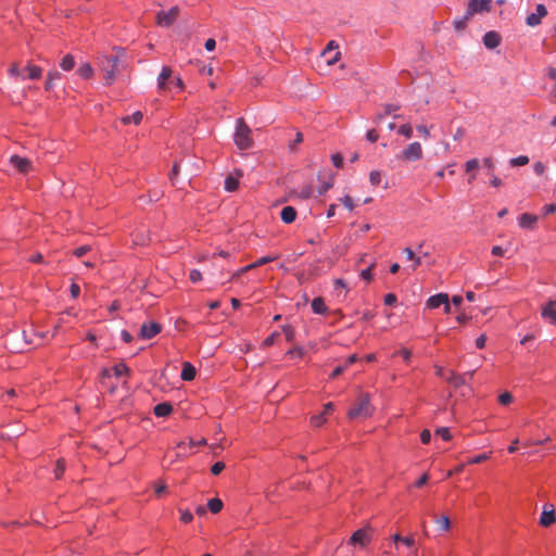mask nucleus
Returning a JSON list of instances; mask_svg holds the SVG:
<instances>
[{
    "mask_svg": "<svg viewBox=\"0 0 556 556\" xmlns=\"http://www.w3.org/2000/svg\"><path fill=\"white\" fill-rule=\"evenodd\" d=\"M251 129L243 118H238L236 122V130L233 134V141L240 150H248L252 148L253 140L251 137Z\"/></svg>",
    "mask_w": 556,
    "mask_h": 556,
    "instance_id": "f257e3e1",
    "label": "nucleus"
},
{
    "mask_svg": "<svg viewBox=\"0 0 556 556\" xmlns=\"http://www.w3.org/2000/svg\"><path fill=\"white\" fill-rule=\"evenodd\" d=\"M372 412L374 408L370 405V396L368 393H365L359 395L355 406L349 410L348 416L351 419L367 418L371 416Z\"/></svg>",
    "mask_w": 556,
    "mask_h": 556,
    "instance_id": "f03ea898",
    "label": "nucleus"
},
{
    "mask_svg": "<svg viewBox=\"0 0 556 556\" xmlns=\"http://www.w3.org/2000/svg\"><path fill=\"white\" fill-rule=\"evenodd\" d=\"M424 151L419 142L414 141L396 155V159L404 162H416L422 159Z\"/></svg>",
    "mask_w": 556,
    "mask_h": 556,
    "instance_id": "7ed1b4c3",
    "label": "nucleus"
},
{
    "mask_svg": "<svg viewBox=\"0 0 556 556\" xmlns=\"http://www.w3.org/2000/svg\"><path fill=\"white\" fill-rule=\"evenodd\" d=\"M118 61L117 55H109L104 58L102 70L105 73L104 79L108 85H111L116 78L118 73Z\"/></svg>",
    "mask_w": 556,
    "mask_h": 556,
    "instance_id": "20e7f679",
    "label": "nucleus"
},
{
    "mask_svg": "<svg viewBox=\"0 0 556 556\" xmlns=\"http://www.w3.org/2000/svg\"><path fill=\"white\" fill-rule=\"evenodd\" d=\"M492 0H469L467 4V17H472L475 14L491 11Z\"/></svg>",
    "mask_w": 556,
    "mask_h": 556,
    "instance_id": "39448f33",
    "label": "nucleus"
},
{
    "mask_svg": "<svg viewBox=\"0 0 556 556\" xmlns=\"http://www.w3.org/2000/svg\"><path fill=\"white\" fill-rule=\"evenodd\" d=\"M372 538V529L370 527H365L355 531L351 539L350 543L354 545H359L362 547L366 546Z\"/></svg>",
    "mask_w": 556,
    "mask_h": 556,
    "instance_id": "423d86ee",
    "label": "nucleus"
},
{
    "mask_svg": "<svg viewBox=\"0 0 556 556\" xmlns=\"http://www.w3.org/2000/svg\"><path fill=\"white\" fill-rule=\"evenodd\" d=\"M179 15L178 7H173L169 11H161L156 15V24L162 27H169Z\"/></svg>",
    "mask_w": 556,
    "mask_h": 556,
    "instance_id": "0eeeda50",
    "label": "nucleus"
},
{
    "mask_svg": "<svg viewBox=\"0 0 556 556\" xmlns=\"http://www.w3.org/2000/svg\"><path fill=\"white\" fill-rule=\"evenodd\" d=\"M541 317L551 325H556V300L549 299L541 307Z\"/></svg>",
    "mask_w": 556,
    "mask_h": 556,
    "instance_id": "6e6552de",
    "label": "nucleus"
},
{
    "mask_svg": "<svg viewBox=\"0 0 556 556\" xmlns=\"http://www.w3.org/2000/svg\"><path fill=\"white\" fill-rule=\"evenodd\" d=\"M547 15V9L544 4H538L535 12L531 13L526 18V24L530 27L539 26L542 23V18Z\"/></svg>",
    "mask_w": 556,
    "mask_h": 556,
    "instance_id": "1a4fd4ad",
    "label": "nucleus"
},
{
    "mask_svg": "<svg viewBox=\"0 0 556 556\" xmlns=\"http://www.w3.org/2000/svg\"><path fill=\"white\" fill-rule=\"evenodd\" d=\"M556 521V514L554 505L545 504L543 507V511L540 517V525L542 527H549Z\"/></svg>",
    "mask_w": 556,
    "mask_h": 556,
    "instance_id": "9d476101",
    "label": "nucleus"
},
{
    "mask_svg": "<svg viewBox=\"0 0 556 556\" xmlns=\"http://www.w3.org/2000/svg\"><path fill=\"white\" fill-rule=\"evenodd\" d=\"M162 327L159 323L151 321L149 324H143L140 329V337L142 339H151L160 333Z\"/></svg>",
    "mask_w": 556,
    "mask_h": 556,
    "instance_id": "9b49d317",
    "label": "nucleus"
},
{
    "mask_svg": "<svg viewBox=\"0 0 556 556\" xmlns=\"http://www.w3.org/2000/svg\"><path fill=\"white\" fill-rule=\"evenodd\" d=\"M10 163L23 174H27L31 169V163L28 159L21 157L18 155H13L10 159Z\"/></svg>",
    "mask_w": 556,
    "mask_h": 556,
    "instance_id": "f8f14e48",
    "label": "nucleus"
},
{
    "mask_svg": "<svg viewBox=\"0 0 556 556\" xmlns=\"http://www.w3.org/2000/svg\"><path fill=\"white\" fill-rule=\"evenodd\" d=\"M501 36L496 31H488L484 34L483 36V45L488 48V49H495L500 46L501 43Z\"/></svg>",
    "mask_w": 556,
    "mask_h": 556,
    "instance_id": "ddd939ff",
    "label": "nucleus"
},
{
    "mask_svg": "<svg viewBox=\"0 0 556 556\" xmlns=\"http://www.w3.org/2000/svg\"><path fill=\"white\" fill-rule=\"evenodd\" d=\"M536 222H538V216L529 214V213H523L518 218L519 226L525 229H533Z\"/></svg>",
    "mask_w": 556,
    "mask_h": 556,
    "instance_id": "4468645a",
    "label": "nucleus"
},
{
    "mask_svg": "<svg viewBox=\"0 0 556 556\" xmlns=\"http://www.w3.org/2000/svg\"><path fill=\"white\" fill-rule=\"evenodd\" d=\"M447 301H448L447 293H438L435 295L430 296L427 300L426 305L429 308H438V307H440L441 305H443Z\"/></svg>",
    "mask_w": 556,
    "mask_h": 556,
    "instance_id": "2eb2a0df",
    "label": "nucleus"
},
{
    "mask_svg": "<svg viewBox=\"0 0 556 556\" xmlns=\"http://www.w3.org/2000/svg\"><path fill=\"white\" fill-rule=\"evenodd\" d=\"M280 218L285 224H291L296 218V210L293 206H285L280 212Z\"/></svg>",
    "mask_w": 556,
    "mask_h": 556,
    "instance_id": "dca6fc26",
    "label": "nucleus"
},
{
    "mask_svg": "<svg viewBox=\"0 0 556 556\" xmlns=\"http://www.w3.org/2000/svg\"><path fill=\"white\" fill-rule=\"evenodd\" d=\"M237 176H233V175H229L226 177L225 179V189L228 191V192H233L238 189L239 187V177L242 176V174L240 172H237L236 173Z\"/></svg>",
    "mask_w": 556,
    "mask_h": 556,
    "instance_id": "f3484780",
    "label": "nucleus"
},
{
    "mask_svg": "<svg viewBox=\"0 0 556 556\" xmlns=\"http://www.w3.org/2000/svg\"><path fill=\"white\" fill-rule=\"evenodd\" d=\"M173 412L172 404L167 402L160 403L154 406L153 413L157 417H166Z\"/></svg>",
    "mask_w": 556,
    "mask_h": 556,
    "instance_id": "a211bd4d",
    "label": "nucleus"
},
{
    "mask_svg": "<svg viewBox=\"0 0 556 556\" xmlns=\"http://www.w3.org/2000/svg\"><path fill=\"white\" fill-rule=\"evenodd\" d=\"M195 377V368L188 362L182 364V370L180 374V378L185 381H191Z\"/></svg>",
    "mask_w": 556,
    "mask_h": 556,
    "instance_id": "6ab92c4d",
    "label": "nucleus"
},
{
    "mask_svg": "<svg viewBox=\"0 0 556 556\" xmlns=\"http://www.w3.org/2000/svg\"><path fill=\"white\" fill-rule=\"evenodd\" d=\"M172 76V70L167 66H164L157 77V86L160 90H164L166 87V80Z\"/></svg>",
    "mask_w": 556,
    "mask_h": 556,
    "instance_id": "aec40b11",
    "label": "nucleus"
},
{
    "mask_svg": "<svg viewBox=\"0 0 556 556\" xmlns=\"http://www.w3.org/2000/svg\"><path fill=\"white\" fill-rule=\"evenodd\" d=\"M312 309L315 314H325L328 311V307L326 306L324 299L318 296L312 301Z\"/></svg>",
    "mask_w": 556,
    "mask_h": 556,
    "instance_id": "412c9836",
    "label": "nucleus"
},
{
    "mask_svg": "<svg viewBox=\"0 0 556 556\" xmlns=\"http://www.w3.org/2000/svg\"><path fill=\"white\" fill-rule=\"evenodd\" d=\"M447 382L454 388H459L466 383L465 375H458L455 371H451Z\"/></svg>",
    "mask_w": 556,
    "mask_h": 556,
    "instance_id": "4be33fe9",
    "label": "nucleus"
},
{
    "mask_svg": "<svg viewBox=\"0 0 556 556\" xmlns=\"http://www.w3.org/2000/svg\"><path fill=\"white\" fill-rule=\"evenodd\" d=\"M142 113L140 111H137L135 112L134 114L131 115H127V116H124L122 117V123L125 124V125H128L130 123H134L135 125H139L142 121Z\"/></svg>",
    "mask_w": 556,
    "mask_h": 556,
    "instance_id": "5701e85b",
    "label": "nucleus"
},
{
    "mask_svg": "<svg viewBox=\"0 0 556 556\" xmlns=\"http://www.w3.org/2000/svg\"><path fill=\"white\" fill-rule=\"evenodd\" d=\"M61 74L56 70H51L48 72L47 80L45 87L47 90H50L53 87L54 80L60 79Z\"/></svg>",
    "mask_w": 556,
    "mask_h": 556,
    "instance_id": "b1692460",
    "label": "nucleus"
},
{
    "mask_svg": "<svg viewBox=\"0 0 556 556\" xmlns=\"http://www.w3.org/2000/svg\"><path fill=\"white\" fill-rule=\"evenodd\" d=\"M471 17H467V12L465 13L464 16L462 17H456L454 21H453V26H454V29L456 31H463L466 26H467V22L470 20Z\"/></svg>",
    "mask_w": 556,
    "mask_h": 556,
    "instance_id": "393cba45",
    "label": "nucleus"
},
{
    "mask_svg": "<svg viewBox=\"0 0 556 556\" xmlns=\"http://www.w3.org/2000/svg\"><path fill=\"white\" fill-rule=\"evenodd\" d=\"M439 531H448L451 528V521L447 516H441L434 519Z\"/></svg>",
    "mask_w": 556,
    "mask_h": 556,
    "instance_id": "a878e982",
    "label": "nucleus"
},
{
    "mask_svg": "<svg viewBox=\"0 0 556 556\" xmlns=\"http://www.w3.org/2000/svg\"><path fill=\"white\" fill-rule=\"evenodd\" d=\"M60 66H61V68H62L63 71H66V72H68V71H71V70H73V68H74V66H75V60H74L73 55H72V54H66V55L62 59V61H61V63H60Z\"/></svg>",
    "mask_w": 556,
    "mask_h": 556,
    "instance_id": "bb28decb",
    "label": "nucleus"
},
{
    "mask_svg": "<svg viewBox=\"0 0 556 556\" xmlns=\"http://www.w3.org/2000/svg\"><path fill=\"white\" fill-rule=\"evenodd\" d=\"M26 68L29 79H39L42 75V68L37 65L28 64Z\"/></svg>",
    "mask_w": 556,
    "mask_h": 556,
    "instance_id": "cd10ccee",
    "label": "nucleus"
},
{
    "mask_svg": "<svg viewBox=\"0 0 556 556\" xmlns=\"http://www.w3.org/2000/svg\"><path fill=\"white\" fill-rule=\"evenodd\" d=\"M78 74L80 77L88 79L93 75V70L89 63H84L79 66Z\"/></svg>",
    "mask_w": 556,
    "mask_h": 556,
    "instance_id": "c85d7f7f",
    "label": "nucleus"
},
{
    "mask_svg": "<svg viewBox=\"0 0 556 556\" xmlns=\"http://www.w3.org/2000/svg\"><path fill=\"white\" fill-rule=\"evenodd\" d=\"M207 508L213 513V514H217L222 510L223 508V502L215 497V498H211L207 503Z\"/></svg>",
    "mask_w": 556,
    "mask_h": 556,
    "instance_id": "c756f323",
    "label": "nucleus"
},
{
    "mask_svg": "<svg viewBox=\"0 0 556 556\" xmlns=\"http://www.w3.org/2000/svg\"><path fill=\"white\" fill-rule=\"evenodd\" d=\"M397 132L405 137L406 139H410L413 137V127L410 124H403L399 127Z\"/></svg>",
    "mask_w": 556,
    "mask_h": 556,
    "instance_id": "7c9ffc66",
    "label": "nucleus"
},
{
    "mask_svg": "<svg viewBox=\"0 0 556 556\" xmlns=\"http://www.w3.org/2000/svg\"><path fill=\"white\" fill-rule=\"evenodd\" d=\"M65 471V460L63 458H59L56 460V465L54 468V477L55 479H61Z\"/></svg>",
    "mask_w": 556,
    "mask_h": 556,
    "instance_id": "2f4dec72",
    "label": "nucleus"
},
{
    "mask_svg": "<svg viewBox=\"0 0 556 556\" xmlns=\"http://www.w3.org/2000/svg\"><path fill=\"white\" fill-rule=\"evenodd\" d=\"M369 181L372 186H379L382 181V173L380 170H371L369 173Z\"/></svg>",
    "mask_w": 556,
    "mask_h": 556,
    "instance_id": "473e14b6",
    "label": "nucleus"
},
{
    "mask_svg": "<svg viewBox=\"0 0 556 556\" xmlns=\"http://www.w3.org/2000/svg\"><path fill=\"white\" fill-rule=\"evenodd\" d=\"M528 163H529V157L527 155H520L517 157H513L509 161V164L511 166H523V165H527Z\"/></svg>",
    "mask_w": 556,
    "mask_h": 556,
    "instance_id": "72a5a7b5",
    "label": "nucleus"
},
{
    "mask_svg": "<svg viewBox=\"0 0 556 556\" xmlns=\"http://www.w3.org/2000/svg\"><path fill=\"white\" fill-rule=\"evenodd\" d=\"M112 370L114 371V375L116 377H119V376H122L124 374H128L129 372V368L125 364H123V363H119V364L115 365L112 368Z\"/></svg>",
    "mask_w": 556,
    "mask_h": 556,
    "instance_id": "f704fd0d",
    "label": "nucleus"
},
{
    "mask_svg": "<svg viewBox=\"0 0 556 556\" xmlns=\"http://www.w3.org/2000/svg\"><path fill=\"white\" fill-rule=\"evenodd\" d=\"M375 263H371L367 268L363 269L361 271V277L366 280V281H371L372 280V274H371V270L374 269L375 267Z\"/></svg>",
    "mask_w": 556,
    "mask_h": 556,
    "instance_id": "c9c22d12",
    "label": "nucleus"
},
{
    "mask_svg": "<svg viewBox=\"0 0 556 556\" xmlns=\"http://www.w3.org/2000/svg\"><path fill=\"white\" fill-rule=\"evenodd\" d=\"M282 331H283V333L286 336L287 341L292 342L294 340L295 332H294V329L291 326L285 325L282 327Z\"/></svg>",
    "mask_w": 556,
    "mask_h": 556,
    "instance_id": "e433bc0d",
    "label": "nucleus"
},
{
    "mask_svg": "<svg viewBox=\"0 0 556 556\" xmlns=\"http://www.w3.org/2000/svg\"><path fill=\"white\" fill-rule=\"evenodd\" d=\"M276 258H277L276 256H264V257H261L260 260H257L256 262L252 263L251 265H252V268H256L258 266H262L269 262H273Z\"/></svg>",
    "mask_w": 556,
    "mask_h": 556,
    "instance_id": "4c0bfd02",
    "label": "nucleus"
},
{
    "mask_svg": "<svg viewBox=\"0 0 556 556\" xmlns=\"http://www.w3.org/2000/svg\"><path fill=\"white\" fill-rule=\"evenodd\" d=\"M435 433L439 434L445 441H448V440L452 439L450 429L446 428V427H442V428L437 429Z\"/></svg>",
    "mask_w": 556,
    "mask_h": 556,
    "instance_id": "58836bf2",
    "label": "nucleus"
},
{
    "mask_svg": "<svg viewBox=\"0 0 556 556\" xmlns=\"http://www.w3.org/2000/svg\"><path fill=\"white\" fill-rule=\"evenodd\" d=\"M498 402L502 405H508L513 402V395L509 392H504L498 396Z\"/></svg>",
    "mask_w": 556,
    "mask_h": 556,
    "instance_id": "ea45409f",
    "label": "nucleus"
},
{
    "mask_svg": "<svg viewBox=\"0 0 556 556\" xmlns=\"http://www.w3.org/2000/svg\"><path fill=\"white\" fill-rule=\"evenodd\" d=\"M326 421V417L320 413L311 418V422L315 427H320Z\"/></svg>",
    "mask_w": 556,
    "mask_h": 556,
    "instance_id": "a19ab883",
    "label": "nucleus"
},
{
    "mask_svg": "<svg viewBox=\"0 0 556 556\" xmlns=\"http://www.w3.org/2000/svg\"><path fill=\"white\" fill-rule=\"evenodd\" d=\"M478 166H479V160L478 159H471V160H468L465 163V168H466L467 173L476 169Z\"/></svg>",
    "mask_w": 556,
    "mask_h": 556,
    "instance_id": "79ce46f5",
    "label": "nucleus"
},
{
    "mask_svg": "<svg viewBox=\"0 0 556 556\" xmlns=\"http://www.w3.org/2000/svg\"><path fill=\"white\" fill-rule=\"evenodd\" d=\"M225 469V464L223 462H217L211 467V472L214 476L219 475Z\"/></svg>",
    "mask_w": 556,
    "mask_h": 556,
    "instance_id": "37998d69",
    "label": "nucleus"
},
{
    "mask_svg": "<svg viewBox=\"0 0 556 556\" xmlns=\"http://www.w3.org/2000/svg\"><path fill=\"white\" fill-rule=\"evenodd\" d=\"M90 251V247L89 245H81L77 249L74 250L73 254L76 256V257H81L84 256L85 254H87L88 252Z\"/></svg>",
    "mask_w": 556,
    "mask_h": 556,
    "instance_id": "c03bdc74",
    "label": "nucleus"
},
{
    "mask_svg": "<svg viewBox=\"0 0 556 556\" xmlns=\"http://www.w3.org/2000/svg\"><path fill=\"white\" fill-rule=\"evenodd\" d=\"M279 333L278 332H273L270 336H268L264 341H263V346L267 348V346H270L273 345L275 342H276V339L278 338Z\"/></svg>",
    "mask_w": 556,
    "mask_h": 556,
    "instance_id": "a18cd8bd",
    "label": "nucleus"
},
{
    "mask_svg": "<svg viewBox=\"0 0 556 556\" xmlns=\"http://www.w3.org/2000/svg\"><path fill=\"white\" fill-rule=\"evenodd\" d=\"M490 455L489 454H480V455H477L472 458H470L468 460V464H480L486 459H489Z\"/></svg>",
    "mask_w": 556,
    "mask_h": 556,
    "instance_id": "49530a36",
    "label": "nucleus"
},
{
    "mask_svg": "<svg viewBox=\"0 0 556 556\" xmlns=\"http://www.w3.org/2000/svg\"><path fill=\"white\" fill-rule=\"evenodd\" d=\"M344 207H346L349 211H352L354 208L353 200L350 195H345L340 199Z\"/></svg>",
    "mask_w": 556,
    "mask_h": 556,
    "instance_id": "de8ad7c7",
    "label": "nucleus"
},
{
    "mask_svg": "<svg viewBox=\"0 0 556 556\" xmlns=\"http://www.w3.org/2000/svg\"><path fill=\"white\" fill-rule=\"evenodd\" d=\"M193 519L192 514L189 510H180V520L185 523L191 522Z\"/></svg>",
    "mask_w": 556,
    "mask_h": 556,
    "instance_id": "09e8293b",
    "label": "nucleus"
},
{
    "mask_svg": "<svg viewBox=\"0 0 556 556\" xmlns=\"http://www.w3.org/2000/svg\"><path fill=\"white\" fill-rule=\"evenodd\" d=\"M189 278L192 282H199L202 279V274L198 269H193L190 271Z\"/></svg>",
    "mask_w": 556,
    "mask_h": 556,
    "instance_id": "8fccbe9b",
    "label": "nucleus"
},
{
    "mask_svg": "<svg viewBox=\"0 0 556 556\" xmlns=\"http://www.w3.org/2000/svg\"><path fill=\"white\" fill-rule=\"evenodd\" d=\"M331 161H332L333 165H334L336 167H338V168H340V167L342 166V164H343V157H342V155H341V154H339V153L333 154V155L331 156Z\"/></svg>",
    "mask_w": 556,
    "mask_h": 556,
    "instance_id": "3c124183",
    "label": "nucleus"
},
{
    "mask_svg": "<svg viewBox=\"0 0 556 556\" xmlns=\"http://www.w3.org/2000/svg\"><path fill=\"white\" fill-rule=\"evenodd\" d=\"M420 440L424 444H428L431 440V433L428 429H425L420 433Z\"/></svg>",
    "mask_w": 556,
    "mask_h": 556,
    "instance_id": "603ef678",
    "label": "nucleus"
},
{
    "mask_svg": "<svg viewBox=\"0 0 556 556\" xmlns=\"http://www.w3.org/2000/svg\"><path fill=\"white\" fill-rule=\"evenodd\" d=\"M253 269L252 268V265H247L242 268H240L238 271H236L232 276H231V279H237L238 277H240L242 274H245L247 271Z\"/></svg>",
    "mask_w": 556,
    "mask_h": 556,
    "instance_id": "864d4df0",
    "label": "nucleus"
},
{
    "mask_svg": "<svg viewBox=\"0 0 556 556\" xmlns=\"http://www.w3.org/2000/svg\"><path fill=\"white\" fill-rule=\"evenodd\" d=\"M366 138L370 142H376L378 140L379 136L375 129H370L367 131Z\"/></svg>",
    "mask_w": 556,
    "mask_h": 556,
    "instance_id": "5fc2aeb1",
    "label": "nucleus"
},
{
    "mask_svg": "<svg viewBox=\"0 0 556 556\" xmlns=\"http://www.w3.org/2000/svg\"><path fill=\"white\" fill-rule=\"evenodd\" d=\"M533 169H534V173L536 175H543L544 172H545V165L541 162H536L534 165H533Z\"/></svg>",
    "mask_w": 556,
    "mask_h": 556,
    "instance_id": "6e6d98bb",
    "label": "nucleus"
},
{
    "mask_svg": "<svg viewBox=\"0 0 556 556\" xmlns=\"http://www.w3.org/2000/svg\"><path fill=\"white\" fill-rule=\"evenodd\" d=\"M396 295L393 294V293H388L386 296H384V304L386 305H393L396 303Z\"/></svg>",
    "mask_w": 556,
    "mask_h": 556,
    "instance_id": "4d7b16f0",
    "label": "nucleus"
},
{
    "mask_svg": "<svg viewBox=\"0 0 556 556\" xmlns=\"http://www.w3.org/2000/svg\"><path fill=\"white\" fill-rule=\"evenodd\" d=\"M485 342H486V336L481 334L476 339V346L478 349H483L485 346Z\"/></svg>",
    "mask_w": 556,
    "mask_h": 556,
    "instance_id": "13d9d810",
    "label": "nucleus"
},
{
    "mask_svg": "<svg viewBox=\"0 0 556 556\" xmlns=\"http://www.w3.org/2000/svg\"><path fill=\"white\" fill-rule=\"evenodd\" d=\"M287 354H288V355H290V356L298 355V356H300V357H301V356H303L304 351H303V349H302V348H300V346H295V348H293V349L289 350V351L287 352Z\"/></svg>",
    "mask_w": 556,
    "mask_h": 556,
    "instance_id": "bf43d9fd",
    "label": "nucleus"
},
{
    "mask_svg": "<svg viewBox=\"0 0 556 556\" xmlns=\"http://www.w3.org/2000/svg\"><path fill=\"white\" fill-rule=\"evenodd\" d=\"M555 212H556V204H554V203L547 204L543 207L544 215L554 214Z\"/></svg>",
    "mask_w": 556,
    "mask_h": 556,
    "instance_id": "052dcab7",
    "label": "nucleus"
},
{
    "mask_svg": "<svg viewBox=\"0 0 556 556\" xmlns=\"http://www.w3.org/2000/svg\"><path fill=\"white\" fill-rule=\"evenodd\" d=\"M417 130L422 135L425 139H428L430 137V132L427 126L418 125Z\"/></svg>",
    "mask_w": 556,
    "mask_h": 556,
    "instance_id": "680f3d73",
    "label": "nucleus"
},
{
    "mask_svg": "<svg viewBox=\"0 0 556 556\" xmlns=\"http://www.w3.org/2000/svg\"><path fill=\"white\" fill-rule=\"evenodd\" d=\"M429 480V476L428 473H424L417 481H416V486L417 488H421L424 486Z\"/></svg>",
    "mask_w": 556,
    "mask_h": 556,
    "instance_id": "e2e57ef3",
    "label": "nucleus"
},
{
    "mask_svg": "<svg viewBox=\"0 0 556 556\" xmlns=\"http://www.w3.org/2000/svg\"><path fill=\"white\" fill-rule=\"evenodd\" d=\"M400 109L399 105H395V104H386L384 105V114L386 115H389L395 111H397Z\"/></svg>",
    "mask_w": 556,
    "mask_h": 556,
    "instance_id": "0e129e2a",
    "label": "nucleus"
},
{
    "mask_svg": "<svg viewBox=\"0 0 556 556\" xmlns=\"http://www.w3.org/2000/svg\"><path fill=\"white\" fill-rule=\"evenodd\" d=\"M483 165L489 169V173H493L494 162L491 157H485L483 160Z\"/></svg>",
    "mask_w": 556,
    "mask_h": 556,
    "instance_id": "69168bd1",
    "label": "nucleus"
},
{
    "mask_svg": "<svg viewBox=\"0 0 556 556\" xmlns=\"http://www.w3.org/2000/svg\"><path fill=\"white\" fill-rule=\"evenodd\" d=\"M403 253L405 254L408 261H413L415 258V252L410 248H404Z\"/></svg>",
    "mask_w": 556,
    "mask_h": 556,
    "instance_id": "338daca9",
    "label": "nucleus"
},
{
    "mask_svg": "<svg viewBox=\"0 0 556 556\" xmlns=\"http://www.w3.org/2000/svg\"><path fill=\"white\" fill-rule=\"evenodd\" d=\"M204 46L207 51H213L216 47V41L213 38H210L205 41Z\"/></svg>",
    "mask_w": 556,
    "mask_h": 556,
    "instance_id": "774afa93",
    "label": "nucleus"
}]
</instances>
